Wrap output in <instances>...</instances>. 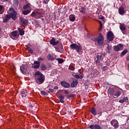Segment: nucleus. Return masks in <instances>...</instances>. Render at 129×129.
Listing matches in <instances>:
<instances>
[{"label": "nucleus", "mask_w": 129, "mask_h": 129, "mask_svg": "<svg viewBox=\"0 0 129 129\" xmlns=\"http://www.w3.org/2000/svg\"><path fill=\"white\" fill-rule=\"evenodd\" d=\"M9 15H7L5 16V18L4 19V23H7L10 21V19L12 18V20H16L17 19V12L14 9V8H11L9 9Z\"/></svg>", "instance_id": "nucleus-1"}, {"label": "nucleus", "mask_w": 129, "mask_h": 129, "mask_svg": "<svg viewBox=\"0 0 129 129\" xmlns=\"http://www.w3.org/2000/svg\"><path fill=\"white\" fill-rule=\"evenodd\" d=\"M29 107H30V108H33V104H30L29 105Z\"/></svg>", "instance_id": "nucleus-50"}, {"label": "nucleus", "mask_w": 129, "mask_h": 129, "mask_svg": "<svg viewBox=\"0 0 129 129\" xmlns=\"http://www.w3.org/2000/svg\"><path fill=\"white\" fill-rule=\"evenodd\" d=\"M49 43L52 46H57L59 44V41H56L55 38L52 37V39L50 40Z\"/></svg>", "instance_id": "nucleus-8"}, {"label": "nucleus", "mask_w": 129, "mask_h": 129, "mask_svg": "<svg viewBox=\"0 0 129 129\" xmlns=\"http://www.w3.org/2000/svg\"><path fill=\"white\" fill-rule=\"evenodd\" d=\"M61 49H63V46L62 45H61Z\"/></svg>", "instance_id": "nucleus-54"}, {"label": "nucleus", "mask_w": 129, "mask_h": 129, "mask_svg": "<svg viewBox=\"0 0 129 129\" xmlns=\"http://www.w3.org/2000/svg\"><path fill=\"white\" fill-rule=\"evenodd\" d=\"M100 28H102V24L100 23Z\"/></svg>", "instance_id": "nucleus-52"}, {"label": "nucleus", "mask_w": 129, "mask_h": 129, "mask_svg": "<svg viewBox=\"0 0 129 129\" xmlns=\"http://www.w3.org/2000/svg\"><path fill=\"white\" fill-rule=\"evenodd\" d=\"M31 11L30 10H24L22 12V14L23 15H28V14H30V13H31Z\"/></svg>", "instance_id": "nucleus-32"}, {"label": "nucleus", "mask_w": 129, "mask_h": 129, "mask_svg": "<svg viewBox=\"0 0 129 129\" xmlns=\"http://www.w3.org/2000/svg\"><path fill=\"white\" fill-rule=\"evenodd\" d=\"M57 60L59 64H61V63H63V62H64L63 58H57Z\"/></svg>", "instance_id": "nucleus-35"}, {"label": "nucleus", "mask_w": 129, "mask_h": 129, "mask_svg": "<svg viewBox=\"0 0 129 129\" xmlns=\"http://www.w3.org/2000/svg\"><path fill=\"white\" fill-rule=\"evenodd\" d=\"M40 94H41V95H44V96L48 95V94L44 91H41L40 92Z\"/></svg>", "instance_id": "nucleus-36"}, {"label": "nucleus", "mask_w": 129, "mask_h": 129, "mask_svg": "<svg viewBox=\"0 0 129 129\" xmlns=\"http://www.w3.org/2000/svg\"><path fill=\"white\" fill-rule=\"evenodd\" d=\"M47 58L49 61H54L55 60V57H54V55L52 54H48L47 55Z\"/></svg>", "instance_id": "nucleus-17"}, {"label": "nucleus", "mask_w": 129, "mask_h": 129, "mask_svg": "<svg viewBox=\"0 0 129 129\" xmlns=\"http://www.w3.org/2000/svg\"><path fill=\"white\" fill-rule=\"evenodd\" d=\"M27 50L28 51L29 53H30V54H33L34 53V50H33V49L32 48H29L27 49Z\"/></svg>", "instance_id": "nucleus-37"}, {"label": "nucleus", "mask_w": 129, "mask_h": 129, "mask_svg": "<svg viewBox=\"0 0 129 129\" xmlns=\"http://www.w3.org/2000/svg\"><path fill=\"white\" fill-rule=\"evenodd\" d=\"M64 92L65 94H69V91H68V90H64Z\"/></svg>", "instance_id": "nucleus-45"}, {"label": "nucleus", "mask_w": 129, "mask_h": 129, "mask_svg": "<svg viewBox=\"0 0 129 129\" xmlns=\"http://www.w3.org/2000/svg\"><path fill=\"white\" fill-rule=\"evenodd\" d=\"M19 20L21 23L22 26H26L28 23H29V21L28 20L23 17H21L19 18Z\"/></svg>", "instance_id": "nucleus-9"}, {"label": "nucleus", "mask_w": 129, "mask_h": 129, "mask_svg": "<svg viewBox=\"0 0 129 129\" xmlns=\"http://www.w3.org/2000/svg\"><path fill=\"white\" fill-rule=\"evenodd\" d=\"M66 96L67 97V98H70V97H74L75 95H67Z\"/></svg>", "instance_id": "nucleus-39"}, {"label": "nucleus", "mask_w": 129, "mask_h": 129, "mask_svg": "<svg viewBox=\"0 0 129 129\" xmlns=\"http://www.w3.org/2000/svg\"><path fill=\"white\" fill-rule=\"evenodd\" d=\"M105 68H107V67H105Z\"/></svg>", "instance_id": "nucleus-55"}, {"label": "nucleus", "mask_w": 129, "mask_h": 129, "mask_svg": "<svg viewBox=\"0 0 129 129\" xmlns=\"http://www.w3.org/2000/svg\"><path fill=\"white\" fill-rule=\"evenodd\" d=\"M119 14L121 16H123L124 15V8L123 7H120L118 9Z\"/></svg>", "instance_id": "nucleus-18"}, {"label": "nucleus", "mask_w": 129, "mask_h": 129, "mask_svg": "<svg viewBox=\"0 0 129 129\" xmlns=\"http://www.w3.org/2000/svg\"><path fill=\"white\" fill-rule=\"evenodd\" d=\"M89 128L91 129H102V127L97 124L91 125L89 126Z\"/></svg>", "instance_id": "nucleus-14"}, {"label": "nucleus", "mask_w": 129, "mask_h": 129, "mask_svg": "<svg viewBox=\"0 0 129 129\" xmlns=\"http://www.w3.org/2000/svg\"><path fill=\"white\" fill-rule=\"evenodd\" d=\"M128 129H129V128Z\"/></svg>", "instance_id": "nucleus-58"}, {"label": "nucleus", "mask_w": 129, "mask_h": 129, "mask_svg": "<svg viewBox=\"0 0 129 129\" xmlns=\"http://www.w3.org/2000/svg\"><path fill=\"white\" fill-rule=\"evenodd\" d=\"M40 69L42 71H45V70H47V67L43 63H42L40 66Z\"/></svg>", "instance_id": "nucleus-26"}, {"label": "nucleus", "mask_w": 129, "mask_h": 129, "mask_svg": "<svg viewBox=\"0 0 129 129\" xmlns=\"http://www.w3.org/2000/svg\"><path fill=\"white\" fill-rule=\"evenodd\" d=\"M73 76H74L75 78L77 79H82L83 77H84V76L83 74H81L80 75L79 74H73Z\"/></svg>", "instance_id": "nucleus-16"}, {"label": "nucleus", "mask_w": 129, "mask_h": 129, "mask_svg": "<svg viewBox=\"0 0 129 129\" xmlns=\"http://www.w3.org/2000/svg\"><path fill=\"white\" fill-rule=\"evenodd\" d=\"M114 90L112 88H110L108 90V93H109L110 95H112V96H113V95H114Z\"/></svg>", "instance_id": "nucleus-24"}, {"label": "nucleus", "mask_w": 129, "mask_h": 129, "mask_svg": "<svg viewBox=\"0 0 129 129\" xmlns=\"http://www.w3.org/2000/svg\"><path fill=\"white\" fill-rule=\"evenodd\" d=\"M127 52H128L127 49H124L123 51L121 52L120 56L122 57V56H124V55H125V54H126V53H127Z\"/></svg>", "instance_id": "nucleus-33"}, {"label": "nucleus", "mask_w": 129, "mask_h": 129, "mask_svg": "<svg viewBox=\"0 0 129 129\" xmlns=\"http://www.w3.org/2000/svg\"><path fill=\"white\" fill-rule=\"evenodd\" d=\"M104 57H105V55L103 53L97 55V60H95L96 65H97L98 66L100 65V61H102V59Z\"/></svg>", "instance_id": "nucleus-5"}, {"label": "nucleus", "mask_w": 129, "mask_h": 129, "mask_svg": "<svg viewBox=\"0 0 129 129\" xmlns=\"http://www.w3.org/2000/svg\"><path fill=\"white\" fill-rule=\"evenodd\" d=\"M96 44L100 46L103 44V42L104 41V38H103V36H102V33H100L98 38L95 40Z\"/></svg>", "instance_id": "nucleus-4"}, {"label": "nucleus", "mask_w": 129, "mask_h": 129, "mask_svg": "<svg viewBox=\"0 0 129 129\" xmlns=\"http://www.w3.org/2000/svg\"><path fill=\"white\" fill-rule=\"evenodd\" d=\"M101 30H102V28L100 27V28H99V31H101Z\"/></svg>", "instance_id": "nucleus-53"}, {"label": "nucleus", "mask_w": 129, "mask_h": 129, "mask_svg": "<svg viewBox=\"0 0 129 129\" xmlns=\"http://www.w3.org/2000/svg\"><path fill=\"white\" fill-rule=\"evenodd\" d=\"M20 69L21 70V72L22 73H26L28 70H29V65L28 64H22L21 67H20Z\"/></svg>", "instance_id": "nucleus-6"}, {"label": "nucleus", "mask_w": 129, "mask_h": 129, "mask_svg": "<svg viewBox=\"0 0 129 129\" xmlns=\"http://www.w3.org/2000/svg\"><path fill=\"white\" fill-rule=\"evenodd\" d=\"M31 15L32 17H37V16L40 17V16L42 15V11L41 10L35 11L33 12Z\"/></svg>", "instance_id": "nucleus-11"}, {"label": "nucleus", "mask_w": 129, "mask_h": 129, "mask_svg": "<svg viewBox=\"0 0 129 129\" xmlns=\"http://www.w3.org/2000/svg\"><path fill=\"white\" fill-rule=\"evenodd\" d=\"M38 1H40V0H38Z\"/></svg>", "instance_id": "nucleus-57"}, {"label": "nucleus", "mask_w": 129, "mask_h": 129, "mask_svg": "<svg viewBox=\"0 0 129 129\" xmlns=\"http://www.w3.org/2000/svg\"><path fill=\"white\" fill-rule=\"evenodd\" d=\"M38 61H44V58L42 57H38Z\"/></svg>", "instance_id": "nucleus-44"}, {"label": "nucleus", "mask_w": 129, "mask_h": 129, "mask_svg": "<svg viewBox=\"0 0 129 129\" xmlns=\"http://www.w3.org/2000/svg\"><path fill=\"white\" fill-rule=\"evenodd\" d=\"M69 69H70V70H72V71H73V70H75V68H74V67L71 66L69 67Z\"/></svg>", "instance_id": "nucleus-41"}, {"label": "nucleus", "mask_w": 129, "mask_h": 129, "mask_svg": "<svg viewBox=\"0 0 129 129\" xmlns=\"http://www.w3.org/2000/svg\"><path fill=\"white\" fill-rule=\"evenodd\" d=\"M2 2H3V3H6V2H10L9 0H1Z\"/></svg>", "instance_id": "nucleus-46"}, {"label": "nucleus", "mask_w": 129, "mask_h": 129, "mask_svg": "<svg viewBox=\"0 0 129 129\" xmlns=\"http://www.w3.org/2000/svg\"><path fill=\"white\" fill-rule=\"evenodd\" d=\"M90 111L93 115H96L97 114V113L96 112V109L93 107L91 108Z\"/></svg>", "instance_id": "nucleus-21"}, {"label": "nucleus", "mask_w": 129, "mask_h": 129, "mask_svg": "<svg viewBox=\"0 0 129 129\" xmlns=\"http://www.w3.org/2000/svg\"><path fill=\"white\" fill-rule=\"evenodd\" d=\"M111 49V45H109V44H107V49L108 51L110 50V49Z\"/></svg>", "instance_id": "nucleus-42"}, {"label": "nucleus", "mask_w": 129, "mask_h": 129, "mask_svg": "<svg viewBox=\"0 0 129 129\" xmlns=\"http://www.w3.org/2000/svg\"><path fill=\"white\" fill-rule=\"evenodd\" d=\"M110 123L111 125H113L114 128H117L118 127V121H117L116 119H113Z\"/></svg>", "instance_id": "nucleus-10"}, {"label": "nucleus", "mask_w": 129, "mask_h": 129, "mask_svg": "<svg viewBox=\"0 0 129 129\" xmlns=\"http://www.w3.org/2000/svg\"><path fill=\"white\" fill-rule=\"evenodd\" d=\"M119 28L121 31H125V30H126V27L124 24H120Z\"/></svg>", "instance_id": "nucleus-22"}, {"label": "nucleus", "mask_w": 129, "mask_h": 129, "mask_svg": "<svg viewBox=\"0 0 129 129\" xmlns=\"http://www.w3.org/2000/svg\"><path fill=\"white\" fill-rule=\"evenodd\" d=\"M70 47L72 49V50H76L77 52L79 54L82 50V46H81V45L80 44L73 43L70 45Z\"/></svg>", "instance_id": "nucleus-3"}, {"label": "nucleus", "mask_w": 129, "mask_h": 129, "mask_svg": "<svg viewBox=\"0 0 129 129\" xmlns=\"http://www.w3.org/2000/svg\"><path fill=\"white\" fill-rule=\"evenodd\" d=\"M18 30L20 33V36H23V35L25 34V31L21 28H19Z\"/></svg>", "instance_id": "nucleus-28"}, {"label": "nucleus", "mask_w": 129, "mask_h": 129, "mask_svg": "<svg viewBox=\"0 0 129 129\" xmlns=\"http://www.w3.org/2000/svg\"><path fill=\"white\" fill-rule=\"evenodd\" d=\"M34 65H41V62L38 61H35L34 62Z\"/></svg>", "instance_id": "nucleus-38"}, {"label": "nucleus", "mask_w": 129, "mask_h": 129, "mask_svg": "<svg viewBox=\"0 0 129 129\" xmlns=\"http://www.w3.org/2000/svg\"><path fill=\"white\" fill-rule=\"evenodd\" d=\"M128 98H127V97H124L122 99H120L119 101V102L120 103H123L124 102H126L127 100H128Z\"/></svg>", "instance_id": "nucleus-25"}, {"label": "nucleus", "mask_w": 129, "mask_h": 129, "mask_svg": "<svg viewBox=\"0 0 129 129\" xmlns=\"http://www.w3.org/2000/svg\"><path fill=\"white\" fill-rule=\"evenodd\" d=\"M24 10H30V11H32V8H31V5L30 4H27L25 6L23 7Z\"/></svg>", "instance_id": "nucleus-23"}, {"label": "nucleus", "mask_w": 129, "mask_h": 129, "mask_svg": "<svg viewBox=\"0 0 129 129\" xmlns=\"http://www.w3.org/2000/svg\"><path fill=\"white\" fill-rule=\"evenodd\" d=\"M60 84L62 87L64 88H69L70 87V84L65 81H62L60 82Z\"/></svg>", "instance_id": "nucleus-13"}, {"label": "nucleus", "mask_w": 129, "mask_h": 129, "mask_svg": "<svg viewBox=\"0 0 129 129\" xmlns=\"http://www.w3.org/2000/svg\"><path fill=\"white\" fill-rule=\"evenodd\" d=\"M121 94V92H120V91H117L114 92V96H116V97H118V96H119V95H120Z\"/></svg>", "instance_id": "nucleus-31"}, {"label": "nucleus", "mask_w": 129, "mask_h": 129, "mask_svg": "<svg viewBox=\"0 0 129 129\" xmlns=\"http://www.w3.org/2000/svg\"><path fill=\"white\" fill-rule=\"evenodd\" d=\"M69 19H70V21H71V22H74L76 19L75 16H74V15H71L70 16Z\"/></svg>", "instance_id": "nucleus-29"}, {"label": "nucleus", "mask_w": 129, "mask_h": 129, "mask_svg": "<svg viewBox=\"0 0 129 129\" xmlns=\"http://www.w3.org/2000/svg\"><path fill=\"white\" fill-rule=\"evenodd\" d=\"M78 84V81L76 79H73V82L71 84V87L73 88L76 87Z\"/></svg>", "instance_id": "nucleus-12"}, {"label": "nucleus", "mask_w": 129, "mask_h": 129, "mask_svg": "<svg viewBox=\"0 0 129 129\" xmlns=\"http://www.w3.org/2000/svg\"><path fill=\"white\" fill-rule=\"evenodd\" d=\"M122 47H123L122 44H119L118 45L114 46V50L117 51H119Z\"/></svg>", "instance_id": "nucleus-15"}, {"label": "nucleus", "mask_w": 129, "mask_h": 129, "mask_svg": "<svg viewBox=\"0 0 129 129\" xmlns=\"http://www.w3.org/2000/svg\"><path fill=\"white\" fill-rule=\"evenodd\" d=\"M43 3L45 4V5H47V4H48V1H43Z\"/></svg>", "instance_id": "nucleus-49"}, {"label": "nucleus", "mask_w": 129, "mask_h": 129, "mask_svg": "<svg viewBox=\"0 0 129 129\" xmlns=\"http://www.w3.org/2000/svg\"><path fill=\"white\" fill-rule=\"evenodd\" d=\"M86 9H85V7H82L81 8H80L79 11L80 13H82V14H85V11Z\"/></svg>", "instance_id": "nucleus-30"}, {"label": "nucleus", "mask_w": 129, "mask_h": 129, "mask_svg": "<svg viewBox=\"0 0 129 129\" xmlns=\"http://www.w3.org/2000/svg\"><path fill=\"white\" fill-rule=\"evenodd\" d=\"M113 33L111 31H109L107 33V38L108 41L111 42V41H113Z\"/></svg>", "instance_id": "nucleus-7"}, {"label": "nucleus", "mask_w": 129, "mask_h": 129, "mask_svg": "<svg viewBox=\"0 0 129 129\" xmlns=\"http://www.w3.org/2000/svg\"><path fill=\"white\" fill-rule=\"evenodd\" d=\"M12 36L13 37H17V36H18V32H17L16 31H13L12 33Z\"/></svg>", "instance_id": "nucleus-34"}, {"label": "nucleus", "mask_w": 129, "mask_h": 129, "mask_svg": "<svg viewBox=\"0 0 129 129\" xmlns=\"http://www.w3.org/2000/svg\"><path fill=\"white\" fill-rule=\"evenodd\" d=\"M29 49H31V45L30 44L27 45V50Z\"/></svg>", "instance_id": "nucleus-47"}, {"label": "nucleus", "mask_w": 129, "mask_h": 129, "mask_svg": "<svg viewBox=\"0 0 129 129\" xmlns=\"http://www.w3.org/2000/svg\"><path fill=\"white\" fill-rule=\"evenodd\" d=\"M40 66H41V64H35L34 66V68H35V69H38Z\"/></svg>", "instance_id": "nucleus-40"}, {"label": "nucleus", "mask_w": 129, "mask_h": 129, "mask_svg": "<svg viewBox=\"0 0 129 129\" xmlns=\"http://www.w3.org/2000/svg\"><path fill=\"white\" fill-rule=\"evenodd\" d=\"M35 82L37 84H43L45 81V76L39 71L36 72L34 74Z\"/></svg>", "instance_id": "nucleus-2"}, {"label": "nucleus", "mask_w": 129, "mask_h": 129, "mask_svg": "<svg viewBox=\"0 0 129 129\" xmlns=\"http://www.w3.org/2000/svg\"><path fill=\"white\" fill-rule=\"evenodd\" d=\"M54 89H58V86H55Z\"/></svg>", "instance_id": "nucleus-51"}, {"label": "nucleus", "mask_w": 129, "mask_h": 129, "mask_svg": "<svg viewBox=\"0 0 129 129\" xmlns=\"http://www.w3.org/2000/svg\"><path fill=\"white\" fill-rule=\"evenodd\" d=\"M128 68H129V66H128Z\"/></svg>", "instance_id": "nucleus-56"}, {"label": "nucleus", "mask_w": 129, "mask_h": 129, "mask_svg": "<svg viewBox=\"0 0 129 129\" xmlns=\"http://www.w3.org/2000/svg\"><path fill=\"white\" fill-rule=\"evenodd\" d=\"M58 98L59 99V100L61 103H64L65 102L64 100V99L65 98V97L63 95H59V96L58 97Z\"/></svg>", "instance_id": "nucleus-20"}, {"label": "nucleus", "mask_w": 129, "mask_h": 129, "mask_svg": "<svg viewBox=\"0 0 129 129\" xmlns=\"http://www.w3.org/2000/svg\"><path fill=\"white\" fill-rule=\"evenodd\" d=\"M5 12V7L3 5H0V14H4Z\"/></svg>", "instance_id": "nucleus-27"}, {"label": "nucleus", "mask_w": 129, "mask_h": 129, "mask_svg": "<svg viewBox=\"0 0 129 129\" xmlns=\"http://www.w3.org/2000/svg\"><path fill=\"white\" fill-rule=\"evenodd\" d=\"M13 3L15 5H19V0H14Z\"/></svg>", "instance_id": "nucleus-43"}, {"label": "nucleus", "mask_w": 129, "mask_h": 129, "mask_svg": "<svg viewBox=\"0 0 129 129\" xmlns=\"http://www.w3.org/2000/svg\"><path fill=\"white\" fill-rule=\"evenodd\" d=\"M27 94H28V93H27V91L26 90H22L21 91V95L22 96V97H26V96H27Z\"/></svg>", "instance_id": "nucleus-19"}, {"label": "nucleus", "mask_w": 129, "mask_h": 129, "mask_svg": "<svg viewBox=\"0 0 129 129\" xmlns=\"http://www.w3.org/2000/svg\"><path fill=\"white\" fill-rule=\"evenodd\" d=\"M49 90L50 92H54V89H49Z\"/></svg>", "instance_id": "nucleus-48"}]
</instances>
